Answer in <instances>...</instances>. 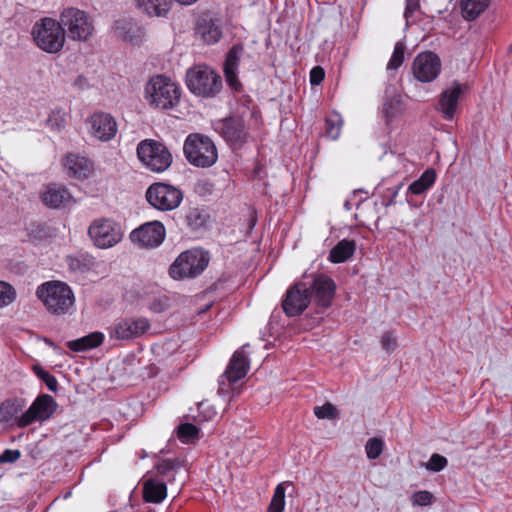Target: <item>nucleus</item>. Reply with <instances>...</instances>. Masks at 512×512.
Wrapping results in <instances>:
<instances>
[{"instance_id":"nucleus-1","label":"nucleus","mask_w":512,"mask_h":512,"mask_svg":"<svg viewBox=\"0 0 512 512\" xmlns=\"http://www.w3.org/2000/svg\"><path fill=\"white\" fill-rule=\"evenodd\" d=\"M180 85L168 76L158 74L150 77L144 85L143 98L153 109H174L181 99Z\"/></svg>"},{"instance_id":"nucleus-2","label":"nucleus","mask_w":512,"mask_h":512,"mask_svg":"<svg viewBox=\"0 0 512 512\" xmlns=\"http://www.w3.org/2000/svg\"><path fill=\"white\" fill-rule=\"evenodd\" d=\"M36 296L46 310L56 316L71 314L75 309V295L71 287L58 280L42 283L36 289Z\"/></svg>"},{"instance_id":"nucleus-3","label":"nucleus","mask_w":512,"mask_h":512,"mask_svg":"<svg viewBox=\"0 0 512 512\" xmlns=\"http://www.w3.org/2000/svg\"><path fill=\"white\" fill-rule=\"evenodd\" d=\"M32 38L38 48L47 53L59 52L65 43V30L61 22L45 17L33 25Z\"/></svg>"},{"instance_id":"nucleus-4","label":"nucleus","mask_w":512,"mask_h":512,"mask_svg":"<svg viewBox=\"0 0 512 512\" xmlns=\"http://www.w3.org/2000/svg\"><path fill=\"white\" fill-rule=\"evenodd\" d=\"M183 152L187 161L195 167H211L218 159L214 142L209 137L198 133L190 134L186 138Z\"/></svg>"},{"instance_id":"nucleus-5","label":"nucleus","mask_w":512,"mask_h":512,"mask_svg":"<svg viewBox=\"0 0 512 512\" xmlns=\"http://www.w3.org/2000/svg\"><path fill=\"white\" fill-rule=\"evenodd\" d=\"M186 84L191 93L202 97H214L222 89V79L206 65L190 68L186 74Z\"/></svg>"},{"instance_id":"nucleus-6","label":"nucleus","mask_w":512,"mask_h":512,"mask_svg":"<svg viewBox=\"0 0 512 512\" xmlns=\"http://www.w3.org/2000/svg\"><path fill=\"white\" fill-rule=\"evenodd\" d=\"M209 255L201 249L182 252L171 264L169 275L176 280L195 278L208 266Z\"/></svg>"},{"instance_id":"nucleus-7","label":"nucleus","mask_w":512,"mask_h":512,"mask_svg":"<svg viewBox=\"0 0 512 512\" xmlns=\"http://www.w3.org/2000/svg\"><path fill=\"white\" fill-rule=\"evenodd\" d=\"M137 157L148 170L156 173L167 170L172 163V154L161 142L145 139L137 145Z\"/></svg>"},{"instance_id":"nucleus-8","label":"nucleus","mask_w":512,"mask_h":512,"mask_svg":"<svg viewBox=\"0 0 512 512\" xmlns=\"http://www.w3.org/2000/svg\"><path fill=\"white\" fill-rule=\"evenodd\" d=\"M88 236L99 249H109L117 245L124 236L120 223L111 218L94 219L88 227Z\"/></svg>"},{"instance_id":"nucleus-9","label":"nucleus","mask_w":512,"mask_h":512,"mask_svg":"<svg viewBox=\"0 0 512 512\" xmlns=\"http://www.w3.org/2000/svg\"><path fill=\"white\" fill-rule=\"evenodd\" d=\"M62 27L73 41H87L94 32L91 18L82 10L67 8L60 16Z\"/></svg>"},{"instance_id":"nucleus-10","label":"nucleus","mask_w":512,"mask_h":512,"mask_svg":"<svg viewBox=\"0 0 512 512\" xmlns=\"http://www.w3.org/2000/svg\"><path fill=\"white\" fill-rule=\"evenodd\" d=\"M149 204L161 211L176 209L183 200V193L180 189L164 183L151 185L146 192Z\"/></svg>"},{"instance_id":"nucleus-11","label":"nucleus","mask_w":512,"mask_h":512,"mask_svg":"<svg viewBox=\"0 0 512 512\" xmlns=\"http://www.w3.org/2000/svg\"><path fill=\"white\" fill-rule=\"evenodd\" d=\"M151 328L150 322L144 317L123 318L108 328L109 337L116 340H130L141 337Z\"/></svg>"},{"instance_id":"nucleus-12","label":"nucleus","mask_w":512,"mask_h":512,"mask_svg":"<svg viewBox=\"0 0 512 512\" xmlns=\"http://www.w3.org/2000/svg\"><path fill=\"white\" fill-rule=\"evenodd\" d=\"M166 237V229L160 221L146 222L130 233V240L141 248H157Z\"/></svg>"},{"instance_id":"nucleus-13","label":"nucleus","mask_w":512,"mask_h":512,"mask_svg":"<svg viewBox=\"0 0 512 512\" xmlns=\"http://www.w3.org/2000/svg\"><path fill=\"white\" fill-rule=\"evenodd\" d=\"M57 408V403L50 395L38 396L31 406L21 414L19 427L24 428L34 422H43L49 419Z\"/></svg>"},{"instance_id":"nucleus-14","label":"nucleus","mask_w":512,"mask_h":512,"mask_svg":"<svg viewBox=\"0 0 512 512\" xmlns=\"http://www.w3.org/2000/svg\"><path fill=\"white\" fill-rule=\"evenodd\" d=\"M441 60L437 54L427 51L418 54L412 64L414 77L423 83L434 81L441 72Z\"/></svg>"},{"instance_id":"nucleus-15","label":"nucleus","mask_w":512,"mask_h":512,"mask_svg":"<svg viewBox=\"0 0 512 512\" xmlns=\"http://www.w3.org/2000/svg\"><path fill=\"white\" fill-rule=\"evenodd\" d=\"M310 303V294L308 293V283L300 281L290 287L283 300V310L289 317L300 315Z\"/></svg>"},{"instance_id":"nucleus-16","label":"nucleus","mask_w":512,"mask_h":512,"mask_svg":"<svg viewBox=\"0 0 512 512\" xmlns=\"http://www.w3.org/2000/svg\"><path fill=\"white\" fill-rule=\"evenodd\" d=\"M86 123L91 136L102 142L113 139L118 130L116 120L109 113L95 112Z\"/></svg>"},{"instance_id":"nucleus-17","label":"nucleus","mask_w":512,"mask_h":512,"mask_svg":"<svg viewBox=\"0 0 512 512\" xmlns=\"http://www.w3.org/2000/svg\"><path fill=\"white\" fill-rule=\"evenodd\" d=\"M308 283V293L310 298L313 296L316 303L323 307L328 308L335 295L336 284L329 276L324 274L315 275Z\"/></svg>"},{"instance_id":"nucleus-18","label":"nucleus","mask_w":512,"mask_h":512,"mask_svg":"<svg viewBox=\"0 0 512 512\" xmlns=\"http://www.w3.org/2000/svg\"><path fill=\"white\" fill-rule=\"evenodd\" d=\"M195 34L208 45L217 43L222 37L219 20L208 16L201 17L197 21Z\"/></svg>"},{"instance_id":"nucleus-19","label":"nucleus","mask_w":512,"mask_h":512,"mask_svg":"<svg viewBox=\"0 0 512 512\" xmlns=\"http://www.w3.org/2000/svg\"><path fill=\"white\" fill-rule=\"evenodd\" d=\"M463 92V86L453 82L440 95L439 106L446 120H451L457 108L458 99Z\"/></svg>"},{"instance_id":"nucleus-20","label":"nucleus","mask_w":512,"mask_h":512,"mask_svg":"<svg viewBox=\"0 0 512 512\" xmlns=\"http://www.w3.org/2000/svg\"><path fill=\"white\" fill-rule=\"evenodd\" d=\"M219 131L223 138L232 143H241L247 135L244 121L241 118H229L220 123Z\"/></svg>"},{"instance_id":"nucleus-21","label":"nucleus","mask_w":512,"mask_h":512,"mask_svg":"<svg viewBox=\"0 0 512 512\" xmlns=\"http://www.w3.org/2000/svg\"><path fill=\"white\" fill-rule=\"evenodd\" d=\"M63 165L68 174L76 178H87L93 169L90 160L77 154H68L63 160Z\"/></svg>"},{"instance_id":"nucleus-22","label":"nucleus","mask_w":512,"mask_h":512,"mask_svg":"<svg viewBox=\"0 0 512 512\" xmlns=\"http://www.w3.org/2000/svg\"><path fill=\"white\" fill-rule=\"evenodd\" d=\"M43 203L51 208L67 205L72 200L70 192L61 185L51 184L41 194Z\"/></svg>"},{"instance_id":"nucleus-23","label":"nucleus","mask_w":512,"mask_h":512,"mask_svg":"<svg viewBox=\"0 0 512 512\" xmlns=\"http://www.w3.org/2000/svg\"><path fill=\"white\" fill-rule=\"evenodd\" d=\"M242 53L243 47L241 45H234L228 51L224 62V73L226 81L228 85L233 89H237L240 85L237 80V69Z\"/></svg>"},{"instance_id":"nucleus-24","label":"nucleus","mask_w":512,"mask_h":512,"mask_svg":"<svg viewBox=\"0 0 512 512\" xmlns=\"http://www.w3.org/2000/svg\"><path fill=\"white\" fill-rule=\"evenodd\" d=\"M249 369V360L247 355L242 350H237L230 363L225 370V376L230 382H236L247 374Z\"/></svg>"},{"instance_id":"nucleus-25","label":"nucleus","mask_w":512,"mask_h":512,"mask_svg":"<svg viewBox=\"0 0 512 512\" xmlns=\"http://www.w3.org/2000/svg\"><path fill=\"white\" fill-rule=\"evenodd\" d=\"M25 401L18 398L8 399L0 404V423H12L19 427V419L24 412Z\"/></svg>"},{"instance_id":"nucleus-26","label":"nucleus","mask_w":512,"mask_h":512,"mask_svg":"<svg viewBox=\"0 0 512 512\" xmlns=\"http://www.w3.org/2000/svg\"><path fill=\"white\" fill-rule=\"evenodd\" d=\"M137 9L149 17H165L170 10L168 0H134Z\"/></svg>"},{"instance_id":"nucleus-27","label":"nucleus","mask_w":512,"mask_h":512,"mask_svg":"<svg viewBox=\"0 0 512 512\" xmlns=\"http://www.w3.org/2000/svg\"><path fill=\"white\" fill-rule=\"evenodd\" d=\"M404 111L402 98L399 95L388 98L383 103L381 114L384 118L387 128H391L393 123L402 115Z\"/></svg>"},{"instance_id":"nucleus-28","label":"nucleus","mask_w":512,"mask_h":512,"mask_svg":"<svg viewBox=\"0 0 512 512\" xmlns=\"http://www.w3.org/2000/svg\"><path fill=\"white\" fill-rule=\"evenodd\" d=\"M167 496L166 484L156 479H148L143 485V497L146 502L161 503Z\"/></svg>"},{"instance_id":"nucleus-29","label":"nucleus","mask_w":512,"mask_h":512,"mask_svg":"<svg viewBox=\"0 0 512 512\" xmlns=\"http://www.w3.org/2000/svg\"><path fill=\"white\" fill-rule=\"evenodd\" d=\"M355 251V242L352 240H341L334 246L330 253L328 259L332 263H342L349 259Z\"/></svg>"},{"instance_id":"nucleus-30","label":"nucleus","mask_w":512,"mask_h":512,"mask_svg":"<svg viewBox=\"0 0 512 512\" xmlns=\"http://www.w3.org/2000/svg\"><path fill=\"white\" fill-rule=\"evenodd\" d=\"M490 0H461V10L466 20H475L489 6Z\"/></svg>"},{"instance_id":"nucleus-31","label":"nucleus","mask_w":512,"mask_h":512,"mask_svg":"<svg viewBox=\"0 0 512 512\" xmlns=\"http://www.w3.org/2000/svg\"><path fill=\"white\" fill-rule=\"evenodd\" d=\"M66 263L71 272L83 274L91 270L94 266V258L88 254H77L68 256Z\"/></svg>"},{"instance_id":"nucleus-32","label":"nucleus","mask_w":512,"mask_h":512,"mask_svg":"<svg viewBox=\"0 0 512 512\" xmlns=\"http://www.w3.org/2000/svg\"><path fill=\"white\" fill-rule=\"evenodd\" d=\"M435 180V171L433 169H427L419 179L415 180L409 185L407 193L421 195L433 186Z\"/></svg>"},{"instance_id":"nucleus-33","label":"nucleus","mask_w":512,"mask_h":512,"mask_svg":"<svg viewBox=\"0 0 512 512\" xmlns=\"http://www.w3.org/2000/svg\"><path fill=\"white\" fill-rule=\"evenodd\" d=\"M144 30L133 22H125L121 27V35L124 40L139 44L144 38Z\"/></svg>"},{"instance_id":"nucleus-34","label":"nucleus","mask_w":512,"mask_h":512,"mask_svg":"<svg viewBox=\"0 0 512 512\" xmlns=\"http://www.w3.org/2000/svg\"><path fill=\"white\" fill-rule=\"evenodd\" d=\"M67 114L63 109L56 108L46 119V126L53 132H61L66 125Z\"/></svg>"},{"instance_id":"nucleus-35","label":"nucleus","mask_w":512,"mask_h":512,"mask_svg":"<svg viewBox=\"0 0 512 512\" xmlns=\"http://www.w3.org/2000/svg\"><path fill=\"white\" fill-rule=\"evenodd\" d=\"M199 429L191 424L184 423L178 427L177 436L182 443L189 444L193 443L198 439Z\"/></svg>"},{"instance_id":"nucleus-36","label":"nucleus","mask_w":512,"mask_h":512,"mask_svg":"<svg viewBox=\"0 0 512 512\" xmlns=\"http://www.w3.org/2000/svg\"><path fill=\"white\" fill-rule=\"evenodd\" d=\"M285 507V488L282 483L278 484L274 490L273 497L268 507V512H282Z\"/></svg>"},{"instance_id":"nucleus-37","label":"nucleus","mask_w":512,"mask_h":512,"mask_svg":"<svg viewBox=\"0 0 512 512\" xmlns=\"http://www.w3.org/2000/svg\"><path fill=\"white\" fill-rule=\"evenodd\" d=\"M405 56V45L403 42L399 41L395 44L392 56L387 64V70H397L404 61Z\"/></svg>"},{"instance_id":"nucleus-38","label":"nucleus","mask_w":512,"mask_h":512,"mask_svg":"<svg viewBox=\"0 0 512 512\" xmlns=\"http://www.w3.org/2000/svg\"><path fill=\"white\" fill-rule=\"evenodd\" d=\"M186 224L193 230H197L204 226L206 217L198 208H191L185 216Z\"/></svg>"},{"instance_id":"nucleus-39","label":"nucleus","mask_w":512,"mask_h":512,"mask_svg":"<svg viewBox=\"0 0 512 512\" xmlns=\"http://www.w3.org/2000/svg\"><path fill=\"white\" fill-rule=\"evenodd\" d=\"M384 442L379 438H370L365 444L366 456L370 460L377 459L383 452Z\"/></svg>"},{"instance_id":"nucleus-40","label":"nucleus","mask_w":512,"mask_h":512,"mask_svg":"<svg viewBox=\"0 0 512 512\" xmlns=\"http://www.w3.org/2000/svg\"><path fill=\"white\" fill-rule=\"evenodd\" d=\"M33 372L35 375L40 378L47 386V388L52 391L56 392L58 387L57 379L50 374L49 372L45 371L43 368H41L38 365L33 366Z\"/></svg>"},{"instance_id":"nucleus-41","label":"nucleus","mask_w":512,"mask_h":512,"mask_svg":"<svg viewBox=\"0 0 512 512\" xmlns=\"http://www.w3.org/2000/svg\"><path fill=\"white\" fill-rule=\"evenodd\" d=\"M342 120L338 115L329 116L326 119V134L332 140L338 139L341 131Z\"/></svg>"},{"instance_id":"nucleus-42","label":"nucleus","mask_w":512,"mask_h":512,"mask_svg":"<svg viewBox=\"0 0 512 512\" xmlns=\"http://www.w3.org/2000/svg\"><path fill=\"white\" fill-rule=\"evenodd\" d=\"M314 414L318 419H335L338 411L332 403L326 402L322 406H315Z\"/></svg>"},{"instance_id":"nucleus-43","label":"nucleus","mask_w":512,"mask_h":512,"mask_svg":"<svg viewBox=\"0 0 512 512\" xmlns=\"http://www.w3.org/2000/svg\"><path fill=\"white\" fill-rule=\"evenodd\" d=\"M16 293L14 288L3 281H0V307H4L12 303L15 299Z\"/></svg>"},{"instance_id":"nucleus-44","label":"nucleus","mask_w":512,"mask_h":512,"mask_svg":"<svg viewBox=\"0 0 512 512\" xmlns=\"http://www.w3.org/2000/svg\"><path fill=\"white\" fill-rule=\"evenodd\" d=\"M448 464L447 459L437 453L431 455L429 461L425 464L427 470L432 472L442 471Z\"/></svg>"},{"instance_id":"nucleus-45","label":"nucleus","mask_w":512,"mask_h":512,"mask_svg":"<svg viewBox=\"0 0 512 512\" xmlns=\"http://www.w3.org/2000/svg\"><path fill=\"white\" fill-rule=\"evenodd\" d=\"M170 306L169 298L166 295H159L151 299L149 302V309L154 313H161L167 310Z\"/></svg>"},{"instance_id":"nucleus-46","label":"nucleus","mask_w":512,"mask_h":512,"mask_svg":"<svg viewBox=\"0 0 512 512\" xmlns=\"http://www.w3.org/2000/svg\"><path fill=\"white\" fill-rule=\"evenodd\" d=\"M411 501L414 506H428L433 502V495L426 490L417 491L412 495Z\"/></svg>"},{"instance_id":"nucleus-47","label":"nucleus","mask_w":512,"mask_h":512,"mask_svg":"<svg viewBox=\"0 0 512 512\" xmlns=\"http://www.w3.org/2000/svg\"><path fill=\"white\" fill-rule=\"evenodd\" d=\"M381 346L386 352H392L397 348V337L392 331H387L382 335Z\"/></svg>"},{"instance_id":"nucleus-48","label":"nucleus","mask_w":512,"mask_h":512,"mask_svg":"<svg viewBox=\"0 0 512 512\" xmlns=\"http://www.w3.org/2000/svg\"><path fill=\"white\" fill-rule=\"evenodd\" d=\"M88 350L98 347L104 340V334L101 332H92L83 337Z\"/></svg>"},{"instance_id":"nucleus-49","label":"nucleus","mask_w":512,"mask_h":512,"mask_svg":"<svg viewBox=\"0 0 512 512\" xmlns=\"http://www.w3.org/2000/svg\"><path fill=\"white\" fill-rule=\"evenodd\" d=\"M21 457V452L17 449H6L0 455V464L14 463Z\"/></svg>"},{"instance_id":"nucleus-50","label":"nucleus","mask_w":512,"mask_h":512,"mask_svg":"<svg viewBox=\"0 0 512 512\" xmlns=\"http://www.w3.org/2000/svg\"><path fill=\"white\" fill-rule=\"evenodd\" d=\"M325 77L324 69L320 66H315L310 71L311 85H319Z\"/></svg>"},{"instance_id":"nucleus-51","label":"nucleus","mask_w":512,"mask_h":512,"mask_svg":"<svg viewBox=\"0 0 512 512\" xmlns=\"http://www.w3.org/2000/svg\"><path fill=\"white\" fill-rule=\"evenodd\" d=\"M419 9L418 0H406V8L404 12V17L407 23L413 18L414 13Z\"/></svg>"},{"instance_id":"nucleus-52","label":"nucleus","mask_w":512,"mask_h":512,"mask_svg":"<svg viewBox=\"0 0 512 512\" xmlns=\"http://www.w3.org/2000/svg\"><path fill=\"white\" fill-rule=\"evenodd\" d=\"M67 346L70 350H72L74 352H82V351L88 350L83 337L76 339V340L69 341L67 343Z\"/></svg>"},{"instance_id":"nucleus-53","label":"nucleus","mask_w":512,"mask_h":512,"mask_svg":"<svg viewBox=\"0 0 512 512\" xmlns=\"http://www.w3.org/2000/svg\"><path fill=\"white\" fill-rule=\"evenodd\" d=\"M174 468V462L171 460H163L157 465V470L160 474H166Z\"/></svg>"},{"instance_id":"nucleus-54","label":"nucleus","mask_w":512,"mask_h":512,"mask_svg":"<svg viewBox=\"0 0 512 512\" xmlns=\"http://www.w3.org/2000/svg\"><path fill=\"white\" fill-rule=\"evenodd\" d=\"M402 187V184L394 187L393 189H390L392 191V194H391V198L389 199V201L386 203L387 206H390V205H393L395 204V199L400 191Z\"/></svg>"},{"instance_id":"nucleus-55","label":"nucleus","mask_w":512,"mask_h":512,"mask_svg":"<svg viewBox=\"0 0 512 512\" xmlns=\"http://www.w3.org/2000/svg\"><path fill=\"white\" fill-rule=\"evenodd\" d=\"M174 1L180 5L189 6V5H192L195 2H197L198 0H174Z\"/></svg>"},{"instance_id":"nucleus-56","label":"nucleus","mask_w":512,"mask_h":512,"mask_svg":"<svg viewBox=\"0 0 512 512\" xmlns=\"http://www.w3.org/2000/svg\"><path fill=\"white\" fill-rule=\"evenodd\" d=\"M84 82H86L84 78L78 77V79L75 82V85H80L81 87H83Z\"/></svg>"},{"instance_id":"nucleus-57","label":"nucleus","mask_w":512,"mask_h":512,"mask_svg":"<svg viewBox=\"0 0 512 512\" xmlns=\"http://www.w3.org/2000/svg\"><path fill=\"white\" fill-rule=\"evenodd\" d=\"M44 341H45V343H46L48 346L53 347V348H56V346L54 345V343H53L50 339L45 338V339H44Z\"/></svg>"},{"instance_id":"nucleus-58","label":"nucleus","mask_w":512,"mask_h":512,"mask_svg":"<svg viewBox=\"0 0 512 512\" xmlns=\"http://www.w3.org/2000/svg\"><path fill=\"white\" fill-rule=\"evenodd\" d=\"M345 208H346L347 210H350V206H349V202H348V201H346V202H345Z\"/></svg>"},{"instance_id":"nucleus-59","label":"nucleus","mask_w":512,"mask_h":512,"mask_svg":"<svg viewBox=\"0 0 512 512\" xmlns=\"http://www.w3.org/2000/svg\"><path fill=\"white\" fill-rule=\"evenodd\" d=\"M399 161H403L404 159L401 156L396 157Z\"/></svg>"}]
</instances>
